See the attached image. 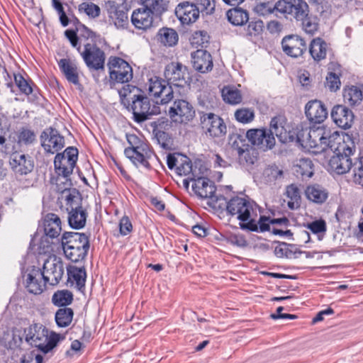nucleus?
Instances as JSON below:
<instances>
[{"instance_id":"1","label":"nucleus","mask_w":363,"mask_h":363,"mask_svg":"<svg viewBox=\"0 0 363 363\" xmlns=\"http://www.w3.org/2000/svg\"><path fill=\"white\" fill-rule=\"evenodd\" d=\"M290 143L295 142L303 148L308 150L313 154L318 155L330 149L336 150L335 140L340 135L337 132L330 134L323 128L300 129L298 127L291 130Z\"/></svg>"},{"instance_id":"2","label":"nucleus","mask_w":363,"mask_h":363,"mask_svg":"<svg viewBox=\"0 0 363 363\" xmlns=\"http://www.w3.org/2000/svg\"><path fill=\"white\" fill-rule=\"evenodd\" d=\"M227 213L240 220V228L244 230L257 232V218L259 206L247 196H236L226 202Z\"/></svg>"},{"instance_id":"3","label":"nucleus","mask_w":363,"mask_h":363,"mask_svg":"<svg viewBox=\"0 0 363 363\" xmlns=\"http://www.w3.org/2000/svg\"><path fill=\"white\" fill-rule=\"evenodd\" d=\"M44 235L40 239L35 235L30 241V246L40 255L51 254L56 247L54 240H60L59 236L62 232V222L60 217L55 213H48L43 220Z\"/></svg>"},{"instance_id":"4","label":"nucleus","mask_w":363,"mask_h":363,"mask_svg":"<svg viewBox=\"0 0 363 363\" xmlns=\"http://www.w3.org/2000/svg\"><path fill=\"white\" fill-rule=\"evenodd\" d=\"M256 10L261 15L271 13L276 10L286 18L296 23L309 11L310 8L304 0H279L273 6L262 3L257 6Z\"/></svg>"},{"instance_id":"5","label":"nucleus","mask_w":363,"mask_h":363,"mask_svg":"<svg viewBox=\"0 0 363 363\" xmlns=\"http://www.w3.org/2000/svg\"><path fill=\"white\" fill-rule=\"evenodd\" d=\"M62 196L65 198L69 226L76 230L83 228L86 225L88 213L82 205L81 194L73 189L63 191Z\"/></svg>"},{"instance_id":"6","label":"nucleus","mask_w":363,"mask_h":363,"mask_svg":"<svg viewBox=\"0 0 363 363\" xmlns=\"http://www.w3.org/2000/svg\"><path fill=\"white\" fill-rule=\"evenodd\" d=\"M26 342L38 347L44 354L50 352L60 341V335L52 333L48 335V330L42 324L34 323L24 329Z\"/></svg>"},{"instance_id":"7","label":"nucleus","mask_w":363,"mask_h":363,"mask_svg":"<svg viewBox=\"0 0 363 363\" xmlns=\"http://www.w3.org/2000/svg\"><path fill=\"white\" fill-rule=\"evenodd\" d=\"M128 141L130 147H126L124 154L136 167H143L146 169L150 168L148 159L152 152L148 145L139 141V139L135 135L128 137Z\"/></svg>"},{"instance_id":"8","label":"nucleus","mask_w":363,"mask_h":363,"mask_svg":"<svg viewBox=\"0 0 363 363\" xmlns=\"http://www.w3.org/2000/svg\"><path fill=\"white\" fill-rule=\"evenodd\" d=\"M130 105L133 119L137 123H143L151 118L152 116L160 113V107L152 104L150 99L143 94H133L131 97Z\"/></svg>"},{"instance_id":"9","label":"nucleus","mask_w":363,"mask_h":363,"mask_svg":"<svg viewBox=\"0 0 363 363\" xmlns=\"http://www.w3.org/2000/svg\"><path fill=\"white\" fill-rule=\"evenodd\" d=\"M111 85L129 82L133 79V69L123 59L110 57L107 64Z\"/></svg>"},{"instance_id":"10","label":"nucleus","mask_w":363,"mask_h":363,"mask_svg":"<svg viewBox=\"0 0 363 363\" xmlns=\"http://www.w3.org/2000/svg\"><path fill=\"white\" fill-rule=\"evenodd\" d=\"M200 123L203 133L211 138H222L227 133L223 119L213 113L201 112Z\"/></svg>"},{"instance_id":"11","label":"nucleus","mask_w":363,"mask_h":363,"mask_svg":"<svg viewBox=\"0 0 363 363\" xmlns=\"http://www.w3.org/2000/svg\"><path fill=\"white\" fill-rule=\"evenodd\" d=\"M78 157V150L69 147L62 153H57L54 160L57 173L63 177L69 176L74 169Z\"/></svg>"},{"instance_id":"12","label":"nucleus","mask_w":363,"mask_h":363,"mask_svg":"<svg viewBox=\"0 0 363 363\" xmlns=\"http://www.w3.org/2000/svg\"><path fill=\"white\" fill-rule=\"evenodd\" d=\"M148 93L155 98H160V103L167 104L174 98L173 89L169 83L159 77L154 76L148 82Z\"/></svg>"},{"instance_id":"13","label":"nucleus","mask_w":363,"mask_h":363,"mask_svg":"<svg viewBox=\"0 0 363 363\" xmlns=\"http://www.w3.org/2000/svg\"><path fill=\"white\" fill-rule=\"evenodd\" d=\"M41 146L46 153L54 155L65 147V138L53 128L45 129L40 135Z\"/></svg>"},{"instance_id":"14","label":"nucleus","mask_w":363,"mask_h":363,"mask_svg":"<svg viewBox=\"0 0 363 363\" xmlns=\"http://www.w3.org/2000/svg\"><path fill=\"white\" fill-rule=\"evenodd\" d=\"M86 65L91 69H104L106 55L104 52L95 44L86 43L80 52Z\"/></svg>"},{"instance_id":"15","label":"nucleus","mask_w":363,"mask_h":363,"mask_svg":"<svg viewBox=\"0 0 363 363\" xmlns=\"http://www.w3.org/2000/svg\"><path fill=\"white\" fill-rule=\"evenodd\" d=\"M246 138L252 145L263 151L272 150L276 144L274 136L266 128L250 129L246 133Z\"/></svg>"},{"instance_id":"16","label":"nucleus","mask_w":363,"mask_h":363,"mask_svg":"<svg viewBox=\"0 0 363 363\" xmlns=\"http://www.w3.org/2000/svg\"><path fill=\"white\" fill-rule=\"evenodd\" d=\"M168 114L172 121L178 123H188L195 116L193 106L187 101L177 99L169 108Z\"/></svg>"},{"instance_id":"17","label":"nucleus","mask_w":363,"mask_h":363,"mask_svg":"<svg viewBox=\"0 0 363 363\" xmlns=\"http://www.w3.org/2000/svg\"><path fill=\"white\" fill-rule=\"evenodd\" d=\"M41 272L44 275L45 283L52 286L57 285L64 274L63 263L60 258L56 257L48 259L45 262Z\"/></svg>"},{"instance_id":"18","label":"nucleus","mask_w":363,"mask_h":363,"mask_svg":"<svg viewBox=\"0 0 363 363\" xmlns=\"http://www.w3.org/2000/svg\"><path fill=\"white\" fill-rule=\"evenodd\" d=\"M281 48L286 55L296 58L302 56L306 52L308 45L301 36L289 35L282 39Z\"/></svg>"},{"instance_id":"19","label":"nucleus","mask_w":363,"mask_h":363,"mask_svg":"<svg viewBox=\"0 0 363 363\" xmlns=\"http://www.w3.org/2000/svg\"><path fill=\"white\" fill-rule=\"evenodd\" d=\"M352 150L350 147H343L342 154H337L331 157L329 160V166L330 169L338 174H343L350 169L352 170L353 164L350 158Z\"/></svg>"},{"instance_id":"20","label":"nucleus","mask_w":363,"mask_h":363,"mask_svg":"<svg viewBox=\"0 0 363 363\" xmlns=\"http://www.w3.org/2000/svg\"><path fill=\"white\" fill-rule=\"evenodd\" d=\"M106 10L109 21L117 28H123L128 24V13L122 5L114 1H108L106 3Z\"/></svg>"},{"instance_id":"21","label":"nucleus","mask_w":363,"mask_h":363,"mask_svg":"<svg viewBox=\"0 0 363 363\" xmlns=\"http://www.w3.org/2000/svg\"><path fill=\"white\" fill-rule=\"evenodd\" d=\"M268 130L273 136L275 135L281 143H290L291 130L284 116H277L272 118Z\"/></svg>"},{"instance_id":"22","label":"nucleus","mask_w":363,"mask_h":363,"mask_svg":"<svg viewBox=\"0 0 363 363\" xmlns=\"http://www.w3.org/2000/svg\"><path fill=\"white\" fill-rule=\"evenodd\" d=\"M175 14L183 25H189L199 18V8L194 3L183 1L177 6Z\"/></svg>"},{"instance_id":"23","label":"nucleus","mask_w":363,"mask_h":363,"mask_svg":"<svg viewBox=\"0 0 363 363\" xmlns=\"http://www.w3.org/2000/svg\"><path fill=\"white\" fill-rule=\"evenodd\" d=\"M191 180L194 181L192 189L198 196L214 200L216 187L213 181L203 177L191 178Z\"/></svg>"},{"instance_id":"24","label":"nucleus","mask_w":363,"mask_h":363,"mask_svg":"<svg viewBox=\"0 0 363 363\" xmlns=\"http://www.w3.org/2000/svg\"><path fill=\"white\" fill-rule=\"evenodd\" d=\"M9 164L16 174H27L33 169V162L30 157L20 152H13L11 155Z\"/></svg>"},{"instance_id":"25","label":"nucleus","mask_w":363,"mask_h":363,"mask_svg":"<svg viewBox=\"0 0 363 363\" xmlns=\"http://www.w3.org/2000/svg\"><path fill=\"white\" fill-rule=\"evenodd\" d=\"M186 74V67L178 62H172L168 64L164 72L167 81L174 83L177 86H182V82H185Z\"/></svg>"},{"instance_id":"26","label":"nucleus","mask_w":363,"mask_h":363,"mask_svg":"<svg viewBox=\"0 0 363 363\" xmlns=\"http://www.w3.org/2000/svg\"><path fill=\"white\" fill-rule=\"evenodd\" d=\"M305 113L311 122L320 123L327 118L328 110L320 101L313 100L306 104Z\"/></svg>"},{"instance_id":"27","label":"nucleus","mask_w":363,"mask_h":363,"mask_svg":"<svg viewBox=\"0 0 363 363\" xmlns=\"http://www.w3.org/2000/svg\"><path fill=\"white\" fill-rule=\"evenodd\" d=\"M57 244L67 250L72 247H89V240L84 233L65 232Z\"/></svg>"},{"instance_id":"28","label":"nucleus","mask_w":363,"mask_h":363,"mask_svg":"<svg viewBox=\"0 0 363 363\" xmlns=\"http://www.w3.org/2000/svg\"><path fill=\"white\" fill-rule=\"evenodd\" d=\"M331 117L333 121L343 129L350 128L354 121L352 111L343 105H337L331 111Z\"/></svg>"},{"instance_id":"29","label":"nucleus","mask_w":363,"mask_h":363,"mask_svg":"<svg viewBox=\"0 0 363 363\" xmlns=\"http://www.w3.org/2000/svg\"><path fill=\"white\" fill-rule=\"evenodd\" d=\"M331 51L330 45L320 37L313 38L308 46L310 55L315 62L325 60Z\"/></svg>"},{"instance_id":"30","label":"nucleus","mask_w":363,"mask_h":363,"mask_svg":"<svg viewBox=\"0 0 363 363\" xmlns=\"http://www.w3.org/2000/svg\"><path fill=\"white\" fill-rule=\"evenodd\" d=\"M44 275L39 269H33L27 275L26 288L33 294H40L45 289Z\"/></svg>"},{"instance_id":"31","label":"nucleus","mask_w":363,"mask_h":363,"mask_svg":"<svg viewBox=\"0 0 363 363\" xmlns=\"http://www.w3.org/2000/svg\"><path fill=\"white\" fill-rule=\"evenodd\" d=\"M191 62L194 68L201 72L206 73L213 68L212 57L204 50H197L191 54Z\"/></svg>"},{"instance_id":"32","label":"nucleus","mask_w":363,"mask_h":363,"mask_svg":"<svg viewBox=\"0 0 363 363\" xmlns=\"http://www.w3.org/2000/svg\"><path fill=\"white\" fill-rule=\"evenodd\" d=\"M131 21L136 28L146 30L152 26L153 14L144 7L140 8L133 11Z\"/></svg>"},{"instance_id":"33","label":"nucleus","mask_w":363,"mask_h":363,"mask_svg":"<svg viewBox=\"0 0 363 363\" xmlns=\"http://www.w3.org/2000/svg\"><path fill=\"white\" fill-rule=\"evenodd\" d=\"M320 20L318 17L312 13L309 10L302 18H301L296 25L306 34L310 35H315L319 30Z\"/></svg>"},{"instance_id":"34","label":"nucleus","mask_w":363,"mask_h":363,"mask_svg":"<svg viewBox=\"0 0 363 363\" xmlns=\"http://www.w3.org/2000/svg\"><path fill=\"white\" fill-rule=\"evenodd\" d=\"M68 282L71 285L75 284L79 290H82L85 286L86 273L84 267H70L67 269Z\"/></svg>"},{"instance_id":"35","label":"nucleus","mask_w":363,"mask_h":363,"mask_svg":"<svg viewBox=\"0 0 363 363\" xmlns=\"http://www.w3.org/2000/svg\"><path fill=\"white\" fill-rule=\"evenodd\" d=\"M157 40L162 45L172 48L178 43L179 35L174 29L163 27L159 29Z\"/></svg>"},{"instance_id":"36","label":"nucleus","mask_w":363,"mask_h":363,"mask_svg":"<svg viewBox=\"0 0 363 363\" xmlns=\"http://www.w3.org/2000/svg\"><path fill=\"white\" fill-rule=\"evenodd\" d=\"M305 194L308 200L316 203H324L328 197L327 189L317 184L307 186Z\"/></svg>"},{"instance_id":"37","label":"nucleus","mask_w":363,"mask_h":363,"mask_svg":"<svg viewBox=\"0 0 363 363\" xmlns=\"http://www.w3.org/2000/svg\"><path fill=\"white\" fill-rule=\"evenodd\" d=\"M142 6L152 14L160 16L168 10L169 0H140Z\"/></svg>"},{"instance_id":"38","label":"nucleus","mask_w":363,"mask_h":363,"mask_svg":"<svg viewBox=\"0 0 363 363\" xmlns=\"http://www.w3.org/2000/svg\"><path fill=\"white\" fill-rule=\"evenodd\" d=\"M228 21L233 26H241L249 21V13L241 8L230 9L226 13Z\"/></svg>"},{"instance_id":"39","label":"nucleus","mask_w":363,"mask_h":363,"mask_svg":"<svg viewBox=\"0 0 363 363\" xmlns=\"http://www.w3.org/2000/svg\"><path fill=\"white\" fill-rule=\"evenodd\" d=\"M343 98L346 104L356 106L360 104L363 99L362 89L357 86H350L344 89Z\"/></svg>"},{"instance_id":"40","label":"nucleus","mask_w":363,"mask_h":363,"mask_svg":"<svg viewBox=\"0 0 363 363\" xmlns=\"http://www.w3.org/2000/svg\"><path fill=\"white\" fill-rule=\"evenodd\" d=\"M59 67L65 75L67 79L74 84H79V77L77 72V67L72 64L67 59H61L59 62Z\"/></svg>"},{"instance_id":"41","label":"nucleus","mask_w":363,"mask_h":363,"mask_svg":"<svg viewBox=\"0 0 363 363\" xmlns=\"http://www.w3.org/2000/svg\"><path fill=\"white\" fill-rule=\"evenodd\" d=\"M74 315L73 310L64 307L59 308L55 313V322L58 327L66 328L70 325Z\"/></svg>"},{"instance_id":"42","label":"nucleus","mask_w":363,"mask_h":363,"mask_svg":"<svg viewBox=\"0 0 363 363\" xmlns=\"http://www.w3.org/2000/svg\"><path fill=\"white\" fill-rule=\"evenodd\" d=\"M65 256L74 262H77L84 259L87 255L89 247H72L69 250L62 247Z\"/></svg>"},{"instance_id":"43","label":"nucleus","mask_w":363,"mask_h":363,"mask_svg":"<svg viewBox=\"0 0 363 363\" xmlns=\"http://www.w3.org/2000/svg\"><path fill=\"white\" fill-rule=\"evenodd\" d=\"M73 301V295L72 292L68 290L57 291L52 295V303L59 307H66L72 303Z\"/></svg>"},{"instance_id":"44","label":"nucleus","mask_w":363,"mask_h":363,"mask_svg":"<svg viewBox=\"0 0 363 363\" xmlns=\"http://www.w3.org/2000/svg\"><path fill=\"white\" fill-rule=\"evenodd\" d=\"M222 97L226 103L238 104L242 101L240 91L234 86H225L222 89Z\"/></svg>"},{"instance_id":"45","label":"nucleus","mask_w":363,"mask_h":363,"mask_svg":"<svg viewBox=\"0 0 363 363\" xmlns=\"http://www.w3.org/2000/svg\"><path fill=\"white\" fill-rule=\"evenodd\" d=\"M286 194L290 199L287 203L288 207L292 210L298 208L301 200L298 188L295 184H291L286 187Z\"/></svg>"},{"instance_id":"46","label":"nucleus","mask_w":363,"mask_h":363,"mask_svg":"<svg viewBox=\"0 0 363 363\" xmlns=\"http://www.w3.org/2000/svg\"><path fill=\"white\" fill-rule=\"evenodd\" d=\"M296 172L302 177L310 178L313 174V164L309 158H301L296 164Z\"/></svg>"},{"instance_id":"47","label":"nucleus","mask_w":363,"mask_h":363,"mask_svg":"<svg viewBox=\"0 0 363 363\" xmlns=\"http://www.w3.org/2000/svg\"><path fill=\"white\" fill-rule=\"evenodd\" d=\"M234 117L238 122L247 124L255 119V111L250 108H240L235 111Z\"/></svg>"},{"instance_id":"48","label":"nucleus","mask_w":363,"mask_h":363,"mask_svg":"<svg viewBox=\"0 0 363 363\" xmlns=\"http://www.w3.org/2000/svg\"><path fill=\"white\" fill-rule=\"evenodd\" d=\"M229 143L232 148L237 151L238 155H242L246 152L247 148L250 146L243 136L238 134L231 135Z\"/></svg>"},{"instance_id":"49","label":"nucleus","mask_w":363,"mask_h":363,"mask_svg":"<svg viewBox=\"0 0 363 363\" xmlns=\"http://www.w3.org/2000/svg\"><path fill=\"white\" fill-rule=\"evenodd\" d=\"M177 173L182 175H191V178H196V175L194 171L191 161L189 157L184 156L182 157L178 166L177 167Z\"/></svg>"},{"instance_id":"50","label":"nucleus","mask_w":363,"mask_h":363,"mask_svg":"<svg viewBox=\"0 0 363 363\" xmlns=\"http://www.w3.org/2000/svg\"><path fill=\"white\" fill-rule=\"evenodd\" d=\"M35 138L34 131L28 128H21L17 135L18 143L20 145H31L35 141Z\"/></svg>"},{"instance_id":"51","label":"nucleus","mask_w":363,"mask_h":363,"mask_svg":"<svg viewBox=\"0 0 363 363\" xmlns=\"http://www.w3.org/2000/svg\"><path fill=\"white\" fill-rule=\"evenodd\" d=\"M225 241L227 243L240 248H245L248 245L245 236L240 233L228 234L225 236Z\"/></svg>"},{"instance_id":"52","label":"nucleus","mask_w":363,"mask_h":363,"mask_svg":"<svg viewBox=\"0 0 363 363\" xmlns=\"http://www.w3.org/2000/svg\"><path fill=\"white\" fill-rule=\"evenodd\" d=\"M352 172L354 182L363 186V157L354 162Z\"/></svg>"},{"instance_id":"53","label":"nucleus","mask_w":363,"mask_h":363,"mask_svg":"<svg viewBox=\"0 0 363 363\" xmlns=\"http://www.w3.org/2000/svg\"><path fill=\"white\" fill-rule=\"evenodd\" d=\"M14 80L16 86L23 94L28 96L33 93V89L30 83L27 81L21 74H14Z\"/></svg>"},{"instance_id":"54","label":"nucleus","mask_w":363,"mask_h":363,"mask_svg":"<svg viewBox=\"0 0 363 363\" xmlns=\"http://www.w3.org/2000/svg\"><path fill=\"white\" fill-rule=\"evenodd\" d=\"M79 11L85 13L91 18H96L100 15V8L94 3L84 2L79 5Z\"/></svg>"},{"instance_id":"55","label":"nucleus","mask_w":363,"mask_h":363,"mask_svg":"<svg viewBox=\"0 0 363 363\" xmlns=\"http://www.w3.org/2000/svg\"><path fill=\"white\" fill-rule=\"evenodd\" d=\"M264 28V23L261 20L252 21L248 22L246 33L250 36H257L262 33Z\"/></svg>"},{"instance_id":"56","label":"nucleus","mask_w":363,"mask_h":363,"mask_svg":"<svg viewBox=\"0 0 363 363\" xmlns=\"http://www.w3.org/2000/svg\"><path fill=\"white\" fill-rule=\"evenodd\" d=\"M326 86L332 91L340 89V80L339 77L334 72H329L326 77Z\"/></svg>"},{"instance_id":"57","label":"nucleus","mask_w":363,"mask_h":363,"mask_svg":"<svg viewBox=\"0 0 363 363\" xmlns=\"http://www.w3.org/2000/svg\"><path fill=\"white\" fill-rule=\"evenodd\" d=\"M43 357L35 350L23 355L21 359V363H43Z\"/></svg>"},{"instance_id":"58","label":"nucleus","mask_w":363,"mask_h":363,"mask_svg":"<svg viewBox=\"0 0 363 363\" xmlns=\"http://www.w3.org/2000/svg\"><path fill=\"white\" fill-rule=\"evenodd\" d=\"M307 228L312 233L318 234L326 231V223L323 220H318L308 223Z\"/></svg>"},{"instance_id":"59","label":"nucleus","mask_w":363,"mask_h":363,"mask_svg":"<svg viewBox=\"0 0 363 363\" xmlns=\"http://www.w3.org/2000/svg\"><path fill=\"white\" fill-rule=\"evenodd\" d=\"M215 6L213 0H199V12H205L206 15L211 14L215 10Z\"/></svg>"},{"instance_id":"60","label":"nucleus","mask_w":363,"mask_h":363,"mask_svg":"<svg viewBox=\"0 0 363 363\" xmlns=\"http://www.w3.org/2000/svg\"><path fill=\"white\" fill-rule=\"evenodd\" d=\"M133 225L128 216H123L119 223V230L122 235H127L132 231Z\"/></svg>"},{"instance_id":"61","label":"nucleus","mask_w":363,"mask_h":363,"mask_svg":"<svg viewBox=\"0 0 363 363\" xmlns=\"http://www.w3.org/2000/svg\"><path fill=\"white\" fill-rule=\"evenodd\" d=\"M65 35L67 38L69 40L72 47L75 48L79 52H81V46L79 43V38L77 33L74 30H67L65 32Z\"/></svg>"},{"instance_id":"62","label":"nucleus","mask_w":363,"mask_h":363,"mask_svg":"<svg viewBox=\"0 0 363 363\" xmlns=\"http://www.w3.org/2000/svg\"><path fill=\"white\" fill-rule=\"evenodd\" d=\"M155 138L162 148L167 149L169 147V138L168 133L164 131L159 130L156 133Z\"/></svg>"},{"instance_id":"63","label":"nucleus","mask_w":363,"mask_h":363,"mask_svg":"<svg viewBox=\"0 0 363 363\" xmlns=\"http://www.w3.org/2000/svg\"><path fill=\"white\" fill-rule=\"evenodd\" d=\"M271 219L269 217L264 216H260L258 220H257V223L258 226L257 232H265L268 231L270 229L269 223Z\"/></svg>"},{"instance_id":"64","label":"nucleus","mask_w":363,"mask_h":363,"mask_svg":"<svg viewBox=\"0 0 363 363\" xmlns=\"http://www.w3.org/2000/svg\"><path fill=\"white\" fill-rule=\"evenodd\" d=\"M251 152H253V150L249 146V147L246 150V152L243 153L242 155H238L239 160L240 161H245L247 164H254L256 160V157L252 155Z\"/></svg>"}]
</instances>
